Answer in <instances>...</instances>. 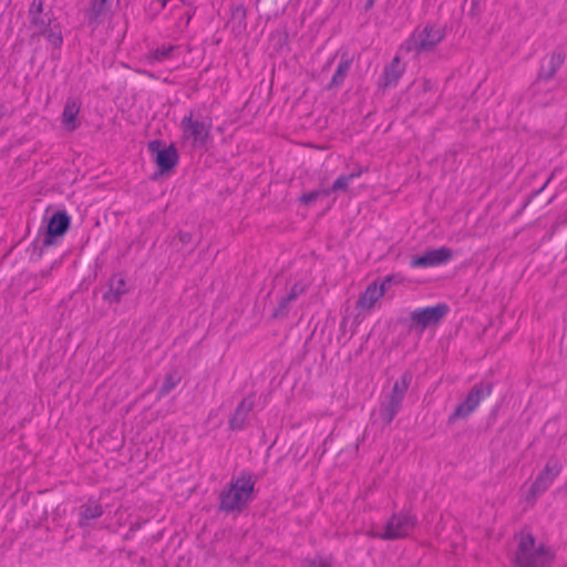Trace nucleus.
<instances>
[{
    "label": "nucleus",
    "instance_id": "15",
    "mask_svg": "<svg viewBox=\"0 0 567 567\" xmlns=\"http://www.w3.org/2000/svg\"><path fill=\"white\" fill-rule=\"evenodd\" d=\"M80 109L81 103L76 99L70 97L66 100L61 118L62 125L66 131L73 132L80 126V122L78 120Z\"/></svg>",
    "mask_w": 567,
    "mask_h": 567
},
{
    "label": "nucleus",
    "instance_id": "24",
    "mask_svg": "<svg viewBox=\"0 0 567 567\" xmlns=\"http://www.w3.org/2000/svg\"><path fill=\"white\" fill-rule=\"evenodd\" d=\"M177 47L175 45H162L157 49H155L154 51L150 52L148 55H147V60L150 63H156V62H162L166 59H168L172 54V52L176 49Z\"/></svg>",
    "mask_w": 567,
    "mask_h": 567
},
{
    "label": "nucleus",
    "instance_id": "34",
    "mask_svg": "<svg viewBox=\"0 0 567 567\" xmlns=\"http://www.w3.org/2000/svg\"><path fill=\"white\" fill-rule=\"evenodd\" d=\"M558 226L567 225V213L557 220Z\"/></svg>",
    "mask_w": 567,
    "mask_h": 567
},
{
    "label": "nucleus",
    "instance_id": "37",
    "mask_svg": "<svg viewBox=\"0 0 567 567\" xmlns=\"http://www.w3.org/2000/svg\"><path fill=\"white\" fill-rule=\"evenodd\" d=\"M471 3H472V13L474 14L475 13V9L476 7L478 6L480 3V0H471Z\"/></svg>",
    "mask_w": 567,
    "mask_h": 567
},
{
    "label": "nucleus",
    "instance_id": "2",
    "mask_svg": "<svg viewBox=\"0 0 567 567\" xmlns=\"http://www.w3.org/2000/svg\"><path fill=\"white\" fill-rule=\"evenodd\" d=\"M31 38L42 35L55 49L61 48L63 37L60 24L55 22V17L51 10L44 12L43 0H33L28 10Z\"/></svg>",
    "mask_w": 567,
    "mask_h": 567
},
{
    "label": "nucleus",
    "instance_id": "19",
    "mask_svg": "<svg viewBox=\"0 0 567 567\" xmlns=\"http://www.w3.org/2000/svg\"><path fill=\"white\" fill-rule=\"evenodd\" d=\"M351 64H352V59L349 58L348 54H343L341 56L340 62L338 63L337 70L334 71V73L331 78V81L328 83L326 89L333 90V89L340 87L343 84V82L350 71Z\"/></svg>",
    "mask_w": 567,
    "mask_h": 567
},
{
    "label": "nucleus",
    "instance_id": "32",
    "mask_svg": "<svg viewBox=\"0 0 567 567\" xmlns=\"http://www.w3.org/2000/svg\"><path fill=\"white\" fill-rule=\"evenodd\" d=\"M307 567H331L326 560L318 559L308 563Z\"/></svg>",
    "mask_w": 567,
    "mask_h": 567
},
{
    "label": "nucleus",
    "instance_id": "6",
    "mask_svg": "<svg viewBox=\"0 0 567 567\" xmlns=\"http://www.w3.org/2000/svg\"><path fill=\"white\" fill-rule=\"evenodd\" d=\"M212 125L210 118L195 116L194 112L190 111L181 121L182 138L189 142L194 148L205 147L210 136Z\"/></svg>",
    "mask_w": 567,
    "mask_h": 567
},
{
    "label": "nucleus",
    "instance_id": "29",
    "mask_svg": "<svg viewBox=\"0 0 567 567\" xmlns=\"http://www.w3.org/2000/svg\"><path fill=\"white\" fill-rule=\"evenodd\" d=\"M105 3H106V0H92L91 11H92V17L94 19H97L101 14H103L106 11Z\"/></svg>",
    "mask_w": 567,
    "mask_h": 567
},
{
    "label": "nucleus",
    "instance_id": "31",
    "mask_svg": "<svg viewBox=\"0 0 567 567\" xmlns=\"http://www.w3.org/2000/svg\"><path fill=\"white\" fill-rule=\"evenodd\" d=\"M178 239L182 244L187 245L193 240V235L188 231H179Z\"/></svg>",
    "mask_w": 567,
    "mask_h": 567
},
{
    "label": "nucleus",
    "instance_id": "23",
    "mask_svg": "<svg viewBox=\"0 0 567 567\" xmlns=\"http://www.w3.org/2000/svg\"><path fill=\"white\" fill-rule=\"evenodd\" d=\"M412 372L405 371L401 378L394 382L393 388L389 396L398 399L403 402L405 393L412 382Z\"/></svg>",
    "mask_w": 567,
    "mask_h": 567
},
{
    "label": "nucleus",
    "instance_id": "36",
    "mask_svg": "<svg viewBox=\"0 0 567 567\" xmlns=\"http://www.w3.org/2000/svg\"><path fill=\"white\" fill-rule=\"evenodd\" d=\"M375 1L377 0H367L365 10H370L374 6Z\"/></svg>",
    "mask_w": 567,
    "mask_h": 567
},
{
    "label": "nucleus",
    "instance_id": "1",
    "mask_svg": "<svg viewBox=\"0 0 567 567\" xmlns=\"http://www.w3.org/2000/svg\"><path fill=\"white\" fill-rule=\"evenodd\" d=\"M255 480L250 472H241L219 494V511L240 513L254 498Z\"/></svg>",
    "mask_w": 567,
    "mask_h": 567
},
{
    "label": "nucleus",
    "instance_id": "16",
    "mask_svg": "<svg viewBox=\"0 0 567 567\" xmlns=\"http://www.w3.org/2000/svg\"><path fill=\"white\" fill-rule=\"evenodd\" d=\"M107 287V291L103 295V300L110 305L118 303L123 296L128 292L126 280L120 275L111 277Z\"/></svg>",
    "mask_w": 567,
    "mask_h": 567
},
{
    "label": "nucleus",
    "instance_id": "10",
    "mask_svg": "<svg viewBox=\"0 0 567 567\" xmlns=\"http://www.w3.org/2000/svg\"><path fill=\"white\" fill-rule=\"evenodd\" d=\"M148 150L152 154L156 155L155 163L162 173L172 169L178 162L177 150L173 144L163 147L162 141L154 140L148 143Z\"/></svg>",
    "mask_w": 567,
    "mask_h": 567
},
{
    "label": "nucleus",
    "instance_id": "26",
    "mask_svg": "<svg viewBox=\"0 0 567 567\" xmlns=\"http://www.w3.org/2000/svg\"><path fill=\"white\" fill-rule=\"evenodd\" d=\"M330 195V190L328 189H319V190H312V192H309V193H305L301 197H300V200L301 203H303L305 205H311L312 203H315L320 196H329Z\"/></svg>",
    "mask_w": 567,
    "mask_h": 567
},
{
    "label": "nucleus",
    "instance_id": "39",
    "mask_svg": "<svg viewBox=\"0 0 567 567\" xmlns=\"http://www.w3.org/2000/svg\"><path fill=\"white\" fill-rule=\"evenodd\" d=\"M565 494H567V482L564 484V486L560 488Z\"/></svg>",
    "mask_w": 567,
    "mask_h": 567
},
{
    "label": "nucleus",
    "instance_id": "21",
    "mask_svg": "<svg viewBox=\"0 0 567 567\" xmlns=\"http://www.w3.org/2000/svg\"><path fill=\"white\" fill-rule=\"evenodd\" d=\"M402 406V401L391 398H388L381 403L380 406V417L384 422L385 425H389L395 415L399 413Z\"/></svg>",
    "mask_w": 567,
    "mask_h": 567
},
{
    "label": "nucleus",
    "instance_id": "38",
    "mask_svg": "<svg viewBox=\"0 0 567 567\" xmlns=\"http://www.w3.org/2000/svg\"><path fill=\"white\" fill-rule=\"evenodd\" d=\"M551 177H553V176H550L548 179H546V183H545V184H544V186L538 190V193H539V192H542V190H543V189L548 185V183L550 182Z\"/></svg>",
    "mask_w": 567,
    "mask_h": 567
},
{
    "label": "nucleus",
    "instance_id": "27",
    "mask_svg": "<svg viewBox=\"0 0 567 567\" xmlns=\"http://www.w3.org/2000/svg\"><path fill=\"white\" fill-rule=\"evenodd\" d=\"M292 302L293 301L288 300L287 296L284 297L280 300L278 307L274 310L272 317L274 318H284V317H286L289 313V311H290Z\"/></svg>",
    "mask_w": 567,
    "mask_h": 567
},
{
    "label": "nucleus",
    "instance_id": "18",
    "mask_svg": "<svg viewBox=\"0 0 567 567\" xmlns=\"http://www.w3.org/2000/svg\"><path fill=\"white\" fill-rule=\"evenodd\" d=\"M382 297L383 288H378V281H373L362 292L357 301L355 307L362 310H370Z\"/></svg>",
    "mask_w": 567,
    "mask_h": 567
},
{
    "label": "nucleus",
    "instance_id": "25",
    "mask_svg": "<svg viewBox=\"0 0 567 567\" xmlns=\"http://www.w3.org/2000/svg\"><path fill=\"white\" fill-rule=\"evenodd\" d=\"M181 379L176 373H168L158 390L159 396L167 395L178 383Z\"/></svg>",
    "mask_w": 567,
    "mask_h": 567
},
{
    "label": "nucleus",
    "instance_id": "30",
    "mask_svg": "<svg viewBox=\"0 0 567 567\" xmlns=\"http://www.w3.org/2000/svg\"><path fill=\"white\" fill-rule=\"evenodd\" d=\"M393 281L398 282L396 277L390 275L383 278V280L380 284H378V288H383V296L385 295V292L388 291Z\"/></svg>",
    "mask_w": 567,
    "mask_h": 567
},
{
    "label": "nucleus",
    "instance_id": "13",
    "mask_svg": "<svg viewBox=\"0 0 567 567\" xmlns=\"http://www.w3.org/2000/svg\"><path fill=\"white\" fill-rule=\"evenodd\" d=\"M404 71L405 68L401 64L400 58L395 55L390 64L384 66L383 73L379 80V86L383 90L396 86Z\"/></svg>",
    "mask_w": 567,
    "mask_h": 567
},
{
    "label": "nucleus",
    "instance_id": "7",
    "mask_svg": "<svg viewBox=\"0 0 567 567\" xmlns=\"http://www.w3.org/2000/svg\"><path fill=\"white\" fill-rule=\"evenodd\" d=\"M492 383H477L467 393L465 400L460 403L454 412L449 416V423H454L458 419H466L480 405V403L492 393Z\"/></svg>",
    "mask_w": 567,
    "mask_h": 567
},
{
    "label": "nucleus",
    "instance_id": "12",
    "mask_svg": "<svg viewBox=\"0 0 567 567\" xmlns=\"http://www.w3.org/2000/svg\"><path fill=\"white\" fill-rule=\"evenodd\" d=\"M453 252L447 247L427 250L424 255L412 258L411 266L414 268L435 267L447 262Z\"/></svg>",
    "mask_w": 567,
    "mask_h": 567
},
{
    "label": "nucleus",
    "instance_id": "20",
    "mask_svg": "<svg viewBox=\"0 0 567 567\" xmlns=\"http://www.w3.org/2000/svg\"><path fill=\"white\" fill-rule=\"evenodd\" d=\"M103 515V507L95 501H89L87 503L80 506V519L79 526L85 527L89 525V520L96 519Z\"/></svg>",
    "mask_w": 567,
    "mask_h": 567
},
{
    "label": "nucleus",
    "instance_id": "5",
    "mask_svg": "<svg viewBox=\"0 0 567 567\" xmlns=\"http://www.w3.org/2000/svg\"><path fill=\"white\" fill-rule=\"evenodd\" d=\"M444 31L442 28L426 24L423 28H417L400 47V50L406 53L420 54L421 52L431 51L444 39Z\"/></svg>",
    "mask_w": 567,
    "mask_h": 567
},
{
    "label": "nucleus",
    "instance_id": "8",
    "mask_svg": "<svg viewBox=\"0 0 567 567\" xmlns=\"http://www.w3.org/2000/svg\"><path fill=\"white\" fill-rule=\"evenodd\" d=\"M446 303H437L432 307L417 308L410 315L411 328L424 331L425 328L439 324L449 313Z\"/></svg>",
    "mask_w": 567,
    "mask_h": 567
},
{
    "label": "nucleus",
    "instance_id": "40",
    "mask_svg": "<svg viewBox=\"0 0 567 567\" xmlns=\"http://www.w3.org/2000/svg\"><path fill=\"white\" fill-rule=\"evenodd\" d=\"M162 2V6L164 7L169 0H159Z\"/></svg>",
    "mask_w": 567,
    "mask_h": 567
},
{
    "label": "nucleus",
    "instance_id": "14",
    "mask_svg": "<svg viewBox=\"0 0 567 567\" xmlns=\"http://www.w3.org/2000/svg\"><path fill=\"white\" fill-rule=\"evenodd\" d=\"M565 62V53L561 49L554 50L548 59L547 64H545V61H543L539 72H538V80L543 81H549L554 78L556 72L560 69V66Z\"/></svg>",
    "mask_w": 567,
    "mask_h": 567
},
{
    "label": "nucleus",
    "instance_id": "28",
    "mask_svg": "<svg viewBox=\"0 0 567 567\" xmlns=\"http://www.w3.org/2000/svg\"><path fill=\"white\" fill-rule=\"evenodd\" d=\"M306 288H307V286L303 282H301V281L295 282L291 286V288L287 295L288 300H290V301L297 300V298L306 291Z\"/></svg>",
    "mask_w": 567,
    "mask_h": 567
},
{
    "label": "nucleus",
    "instance_id": "4",
    "mask_svg": "<svg viewBox=\"0 0 567 567\" xmlns=\"http://www.w3.org/2000/svg\"><path fill=\"white\" fill-rule=\"evenodd\" d=\"M417 525V517L410 511H400L391 515L384 530L369 533L370 537L383 540H395L409 537Z\"/></svg>",
    "mask_w": 567,
    "mask_h": 567
},
{
    "label": "nucleus",
    "instance_id": "22",
    "mask_svg": "<svg viewBox=\"0 0 567 567\" xmlns=\"http://www.w3.org/2000/svg\"><path fill=\"white\" fill-rule=\"evenodd\" d=\"M364 172H367V168H363V167H359L357 171L350 173V174H342L340 175L332 184V186L330 188H328V190H330V194L331 193H337V192H346L350 185V183L355 179V178H359Z\"/></svg>",
    "mask_w": 567,
    "mask_h": 567
},
{
    "label": "nucleus",
    "instance_id": "33",
    "mask_svg": "<svg viewBox=\"0 0 567 567\" xmlns=\"http://www.w3.org/2000/svg\"><path fill=\"white\" fill-rule=\"evenodd\" d=\"M422 89H423V91H430L433 89V83L430 80H423Z\"/></svg>",
    "mask_w": 567,
    "mask_h": 567
},
{
    "label": "nucleus",
    "instance_id": "11",
    "mask_svg": "<svg viewBox=\"0 0 567 567\" xmlns=\"http://www.w3.org/2000/svg\"><path fill=\"white\" fill-rule=\"evenodd\" d=\"M71 218L64 210L55 212L47 227V233L43 238V246L49 247L54 244V238L63 236L70 227Z\"/></svg>",
    "mask_w": 567,
    "mask_h": 567
},
{
    "label": "nucleus",
    "instance_id": "9",
    "mask_svg": "<svg viewBox=\"0 0 567 567\" xmlns=\"http://www.w3.org/2000/svg\"><path fill=\"white\" fill-rule=\"evenodd\" d=\"M561 471V461L556 455H551L547 460L544 468L538 473L535 481L533 482L529 489L530 496L537 497L545 493L553 484V482L556 480V477L559 476Z\"/></svg>",
    "mask_w": 567,
    "mask_h": 567
},
{
    "label": "nucleus",
    "instance_id": "17",
    "mask_svg": "<svg viewBox=\"0 0 567 567\" xmlns=\"http://www.w3.org/2000/svg\"><path fill=\"white\" fill-rule=\"evenodd\" d=\"M255 401L252 396H247L241 400L234 414L229 419V427L231 430L238 431L245 427L247 417L252 410Z\"/></svg>",
    "mask_w": 567,
    "mask_h": 567
},
{
    "label": "nucleus",
    "instance_id": "35",
    "mask_svg": "<svg viewBox=\"0 0 567 567\" xmlns=\"http://www.w3.org/2000/svg\"><path fill=\"white\" fill-rule=\"evenodd\" d=\"M141 528V524H133L131 527H130V530L128 533H134L135 530L140 529ZM130 537V534L126 535V538Z\"/></svg>",
    "mask_w": 567,
    "mask_h": 567
},
{
    "label": "nucleus",
    "instance_id": "3",
    "mask_svg": "<svg viewBox=\"0 0 567 567\" xmlns=\"http://www.w3.org/2000/svg\"><path fill=\"white\" fill-rule=\"evenodd\" d=\"M553 553L544 544H536L529 533L520 534L514 567H548Z\"/></svg>",
    "mask_w": 567,
    "mask_h": 567
}]
</instances>
